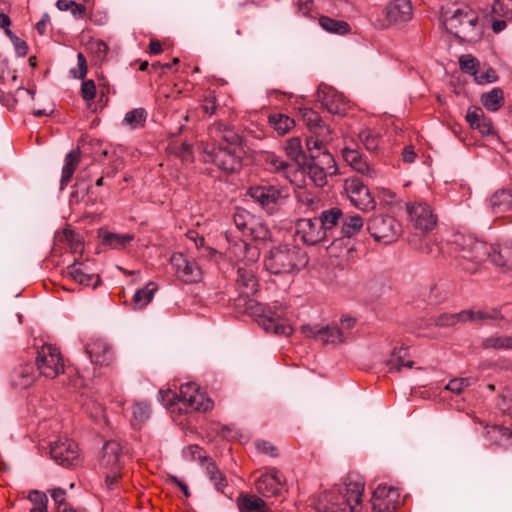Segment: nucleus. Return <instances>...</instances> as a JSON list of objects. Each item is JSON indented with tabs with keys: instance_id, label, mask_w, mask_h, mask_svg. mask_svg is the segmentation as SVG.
<instances>
[{
	"instance_id": "nucleus-61",
	"label": "nucleus",
	"mask_w": 512,
	"mask_h": 512,
	"mask_svg": "<svg viewBox=\"0 0 512 512\" xmlns=\"http://www.w3.org/2000/svg\"><path fill=\"white\" fill-rule=\"evenodd\" d=\"M469 385H470V380L468 378H459V379L455 378L448 382V384L446 385V389L455 394H460Z\"/></svg>"
},
{
	"instance_id": "nucleus-34",
	"label": "nucleus",
	"mask_w": 512,
	"mask_h": 512,
	"mask_svg": "<svg viewBox=\"0 0 512 512\" xmlns=\"http://www.w3.org/2000/svg\"><path fill=\"white\" fill-rule=\"evenodd\" d=\"M157 289L158 287L154 282H149L145 287L137 290L132 299L133 309L140 310L146 307L152 301Z\"/></svg>"
},
{
	"instance_id": "nucleus-52",
	"label": "nucleus",
	"mask_w": 512,
	"mask_h": 512,
	"mask_svg": "<svg viewBox=\"0 0 512 512\" xmlns=\"http://www.w3.org/2000/svg\"><path fill=\"white\" fill-rule=\"evenodd\" d=\"M325 144V142H323L314 135L306 139V145L308 151L310 152V157L312 158V160L317 159V156L322 152H328L327 150L324 149Z\"/></svg>"
},
{
	"instance_id": "nucleus-28",
	"label": "nucleus",
	"mask_w": 512,
	"mask_h": 512,
	"mask_svg": "<svg viewBox=\"0 0 512 512\" xmlns=\"http://www.w3.org/2000/svg\"><path fill=\"white\" fill-rule=\"evenodd\" d=\"M490 209L494 214H503L512 210V191L499 189L495 191L489 200Z\"/></svg>"
},
{
	"instance_id": "nucleus-57",
	"label": "nucleus",
	"mask_w": 512,
	"mask_h": 512,
	"mask_svg": "<svg viewBox=\"0 0 512 512\" xmlns=\"http://www.w3.org/2000/svg\"><path fill=\"white\" fill-rule=\"evenodd\" d=\"M311 133L325 143L333 139L332 129L324 121L311 130Z\"/></svg>"
},
{
	"instance_id": "nucleus-53",
	"label": "nucleus",
	"mask_w": 512,
	"mask_h": 512,
	"mask_svg": "<svg viewBox=\"0 0 512 512\" xmlns=\"http://www.w3.org/2000/svg\"><path fill=\"white\" fill-rule=\"evenodd\" d=\"M186 457L190 458L193 461H198L200 464H205L209 459H211L206 452L197 445H190L184 451Z\"/></svg>"
},
{
	"instance_id": "nucleus-20",
	"label": "nucleus",
	"mask_w": 512,
	"mask_h": 512,
	"mask_svg": "<svg viewBox=\"0 0 512 512\" xmlns=\"http://www.w3.org/2000/svg\"><path fill=\"white\" fill-rule=\"evenodd\" d=\"M255 265L237 266L236 287L240 297L249 298L257 292L258 280Z\"/></svg>"
},
{
	"instance_id": "nucleus-13",
	"label": "nucleus",
	"mask_w": 512,
	"mask_h": 512,
	"mask_svg": "<svg viewBox=\"0 0 512 512\" xmlns=\"http://www.w3.org/2000/svg\"><path fill=\"white\" fill-rule=\"evenodd\" d=\"M344 189L351 203L360 210L368 211L375 207V200L369 189L358 178H349L345 181Z\"/></svg>"
},
{
	"instance_id": "nucleus-8",
	"label": "nucleus",
	"mask_w": 512,
	"mask_h": 512,
	"mask_svg": "<svg viewBox=\"0 0 512 512\" xmlns=\"http://www.w3.org/2000/svg\"><path fill=\"white\" fill-rule=\"evenodd\" d=\"M370 235L377 242L390 244L402 234L401 224L391 215H373L367 224Z\"/></svg>"
},
{
	"instance_id": "nucleus-1",
	"label": "nucleus",
	"mask_w": 512,
	"mask_h": 512,
	"mask_svg": "<svg viewBox=\"0 0 512 512\" xmlns=\"http://www.w3.org/2000/svg\"><path fill=\"white\" fill-rule=\"evenodd\" d=\"M448 245L455 267L466 273H476L487 258L497 266L512 268V244L489 245L472 235L456 232Z\"/></svg>"
},
{
	"instance_id": "nucleus-25",
	"label": "nucleus",
	"mask_w": 512,
	"mask_h": 512,
	"mask_svg": "<svg viewBox=\"0 0 512 512\" xmlns=\"http://www.w3.org/2000/svg\"><path fill=\"white\" fill-rule=\"evenodd\" d=\"M466 121L469 126L478 130L483 136L494 133L493 123L489 118L485 117L484 111L479 106H470L466 113Z\"/></svg>"
},
{
	"instance_id": "nucleus-35",
	"label": "nucleus",
	"mask_w": 512,
	"mask_h": 512,
	"mask_svg": "<svg viewBox=\"0 0 512 512\" xmlns=\"http://www.w3.org/2000/svg\"><path fill=\"white\" fill-rule=\"evenodd\" d=\"M364 225V221L359 215L343 217L340 230V238H350L357 234Z\"/></svg>"
},
{
	"instance_id": "nucleus-54",
	"label": "nucleus",
	"mask_w": 512,
	"mask_h": 512,
	"mask_svg": "<svg viewBox=\"0 0 512 512\" xmlns=\"http://www.w3.org/2000/svg\"><path fill=\"white\" fill-rule=\"evenodd\" d=\"M197 389H198V385L196 383L188 382V383L182 384L180 387L179 396H177V397L179 398V400L182 403L188 405L191 402V400L193 399V396L195 395Z\"/></svg>"
},
{
	"instance_id": "nucleus-10",
	"label": "nucleus",
	"mask_w": 512,
	"mask_h": 512,
	"mask_svg": "<svg viewBox=\"0 0 512 512\" xmlns=\"http://www.w3.org/2000/svg\"><path fill=\"white\" fill-rule=\"evenodd\" d=\"M337 172L336 162L329 152H322L317 159L307 165V173L317 187H323L327 183V176Z\"/></svg>"
},
{
	"instance_id": "nucleus-48",
	"label": "nucleus",
	"mask_w": 512,
	"mask_h": 512,
	"mask_svg": "<svg viewBox=\"0 0 512 512\" xmlns=\"http://www.w3.org/2000/svg\"><path fill=\"white\" fill-rule=\"evenodd\" d=\"M359 139L363 143L365 148L369 151H375L378 148V134L372 129H363L359 133Z\"/></svg>"
},
{
	"instance_id": "nucleus-12",
	"label": "nucleus",
	"mask_w": 512,
	"mask_h": 512,
	"mask_svg": "<svg viewBox=\"0 0 512 512\" xmlns=\"http://www.w3.org/2000/svg\"><path fill=\"white\" fill-rule=\"evenodd\" d=\"M170 264L179 280L184 283H196L201 280L202 271L195 260L189 259L182 253H175L170 258Z\"/></svg>"
},
{
	"instance_id": "nucleus-18",
	"label": "nucleus",
	"mask_w": 512,
	"mask_h": 512,
	"mask_svg": "<svg viewBox=\"0 0 512 512\" xmlns=\"http://www.w3.org/2000/svg\"><path fill=\"white\" fill-rule=\"evenodd\" d=\"M318 100L322 106L332 114L343 115L346 113L348 105L342 94L334 88L320 85L317 90Z\"/></svg>"
},
{
	"instance_id": "nucleus-50",
	"label": "nucleus",
	"mask_w": 512,
	"mask_h": 512,
	"mask_svg": "<svg viewBox=\"0 0 512 512\" xmlns=\"http://www.w3.org/2000/svg\"><path fill=\"white\" fill-rule=\"evenodd\" d=\"M459 65L460 69L464 73L470 74L473 77H475V75L478 72L479 61L472 55L465 54L459 58Z\"/></svg>"
},
{
	"instance_id": "nucleus-39",
	"label": "nucleus",
	"mask_w": 512,
	"mask_h": 512,
	"mask_svg": "<svg viewBox=\"0 0 512 512\" xmlns=\"http://www.w3.org/2000/svg\"><path fill=\"white\" fill-rule=\"evenodd\" d=\"M269 123L278 132L279 135L286 134L295 125V122L292 118L280 113L270 115Z\"/></svg>"
},
{
	"instance_id": "nucleus-15",
	"label": "nucleus",
	"mask_w": 512,
	"mask_h": 512,
	"mask_svg": "<svg viewBox=\"0 0 512 512\" xmlns=\"http://www.w3.org/2000/svg\"><path fill=\"white\" fill-rule=\"evenodd\" d=\"M226 238L230 243L228 252L230 257L238 262L237 266L255 265L260 258V249L256 244L248 243L243 239L231 241L228 235Z\"/></svg>"
},
{
	"instance_id": "nucleus-7",
	"label": "nucleus",
	"mask_w": 512,
	"mask_h": 512,
	"mask_svg": "<svg viewBox=\"0 0 512 512\" xmlns=\"http://www.w3.org/2000/svg\"><path fill=\"white\" fill-rule=\"evenodd\" d=\"M244 150L242 146H225L218 143L211 149H205L204 159L217 165L226 172H235L241 168Z\"/></svg>"
},
{
	"instance_id": "nucleus-47",
	"label": "nucleus",
	"mask_w": 512,
	"mask_h": 512,
	"mask_svg": "<svg viewBox=\"0 0 512 512\" xmlns=\"http://www.w3.org/2000/svg\"><path fill=\"white\" fill-rule=\"evenodd\" d=\"M266 162L272 170L283 173L286 177H288V171L293 168L287 161L274 153L267 155Z\"/></svg>"
},
{
	"instance_id": "nucleus-4",
	"label": "nucleus",
	"mask_w": 512,
	"mask_h": 512,
	"mask_svg": "<svg viewBox=\"0 0 512 512\" xmlns=\"http://www.w3.org/2000/svg\"><path fill=\"white\" fill-rule=\"evenodd\" d=\"M250 309L258 325L266 332L284 336L292 334L293 329L286 319V307L278 304L264 305L256 303L251 304Z\"/></svg>"
},
{
	"instance_id": "nucleus-19",
	"label": "nucleus",
	"mask_w": 512,
	"mask_h": 512,
	"mask_svg": "<svg viewBox=\"0 0 512 512\" xmlns=\"http://www.w3.org/2000/svg\"><path fill=\"white\" fill-rule=\"evenodd\" d=\"M285 479L276 468H270L256 481L255 487L258 493L264 497H273L281 493Z\"/></svg>"
},
{
	"instance_id": "nucleus-45",
	"label": "nucleus",
	"mask_w": 512,
	"mask_h": 512,
	"mask_svg": "<svg viewBox=\"0 0 512 512\" xmlns=\"http://www.w3.org/2000/svg\"><path fill=\"white\" fill-rule=\"evenodd\" d=\"M187 407L195 411L206 412L212 408V401L198 388Z\"/></svg>"
},
{
	"instance_id": "nucleus-27",
	"label": "nucleus",
	"mask_w": 512,
	"mask_h": 512,
	"mask_svg": "<svg viewBox=\"0 0 512 512\" xmlns=\"http://www.w3.org/2000/svg\"><path fill=\"white\" fill-rule=\"evenodd\" d=\"M344 214L338 207H332L321 212L317 217L327 237H334V228L342 223Z\"/></svg>"
},
{
	"instance_id": "nucleus-41",
	"label": "nucleus",
	"mask_w": 512,
	"mask_h": 512,
	"mask_svg": "<svg viewBox=\"0 0 512 512\" xmlns=\"http://www.w3.org/2000/svg\"><path fill=\"white\" fill-rule=\"evenodd\" d=\"M132 240L133 236L129 234L119 235L111 232H106L102 236L103 243L113 249L123 248L127 243H129Z\"/></svg>"
},
{
	"instance_id": "nucleus-26",
	"label": "nucleus",
	"mask_w": 512,
	"mask_h": 512,
	"mask_svg": "<svg viewBox=\"0 0 512 512\" xmlns=\"http://www.w3.org/2000/svg\"><path fill=\"white\" fill-rule=\"evenodd\" d=\"M67 273L71 278L82 286H91L93 289L101 283L99 275L88 273L82 263L74 262L67 267Z\"/></svg>"
},
{
	"instance_id": "nucleus-40",
	"label": "nucleus",
	"mask_w": 512,
	"mask_h": 512,
	"mask_svg": "<svg viewBox=\"0 0 512 512\" xmlns=\"http://www.w3.org/2000/svg\"><path fill=\"white\" fill-rule=\"evenodd\" d=\"M147 119V111L144 108H135L125 114L123 123L131 129L144 126Z\"/></svg>"
},
{
	"instance_id": "nucleus-22",
	"label": "nucleus",
	"mask_w": 512,
	"mask_h": 512,
	"mask_svg": "<svg viewBox=\"0 0 512 512\" xmlns=\"http://www.w3.org/2000/svg\"><path fill=\"white\" fill-rule=\"evenodd\" d=\"M91 362L100 366H108L114 359L110 345L102 339L91 340L85 347Z\"/></svg>"
},
{
	"instance_id": "nucleus-64",
	"label": "nucleus",
	"mask_w": 512,
	"mask_h": 512,
	"mask_svg": "<svg viewBox=\"0 0 512 512\" xmlns=\"http://www.w3.org/2000/svg\"><path fill=\"white\" fill-rule=\"evenodd\" d=\"M201 110L211 116L216 111V97L213 93H208L204 99L202 104L200 105Z\"/></svg>"
},
{
	"instance_id": "nucleus-21",
	"label": "nucleus",
	"mask_w": 512,
	"mask_h": 512,
	"mask_svg": "<svg viewBox=\"0 0 512 512\" xmlns=\"http://www.w3.org/2000/svg\"><path fill=\"white\" fill-rule=\"evenodd\" d=\"M303 331L304 333H306L307 336L319 339L324 345L341 344L346 339L342 330L339 329L337 326H303Z\"/></svg>"
},
{
	"instance_id": "nucleus-2",
	"label": "nucleus",
	"mask_w": 512,
	"mask_h": 512,
	"mask_svg": "<svg viewBox=\"0 0 512 512\" xmlns=\"http://www.w3.org/2000/svg\"><path fill=\"white\" fill-rule=\"evenodd\" d=\"M307 263L306 254L300 248L290 245L271 249L264 260L265 268L275 275L298 272Z\"/></svg>"
},
{
	"instance_id": "nucleus-5",
	"label": "nucleus",
	"mask_w": 512,
	"mask_h": 512,
	"mask_svg": "<svg viewBox=\"0 0 512 512\" xmlns=\"http://www.w3.org/2000/svg\"><path fill=\"white\" fill-rule=\"evenodd\" d=\"M445 29L463 41H472L476 34L478 16L471 9H456L452 14H442Z\"/></svg>"
},
{
	"instance_id": "nucleus-60",
	"label": "nucleus",
	"mask_w": 512,
	"mask_h": 512,
	"mask_svg": "<svg viewBox=\"0 0 512 512\" xmlns=\"http://www.w3.org/2000/svg\"><path fill=\"white\" fill-rule=\"evenodd\" d=\"M72 76L77 79H84L87 74V61L83 53L77 54V69L70 71Z\"/></svg>"
},
{
	"instance_id": "nucleus-23",
	"label": "nucleus",
	"mask_w": 512,
	"mask_h": 512,
	"mask_svg": "<svg viewBox=\"0 0 512 512\" xmlns=\"http://www.w3.org/2000/svg\"><path fill=\"white\" fill-rule=\"evenodd\" d=\"M389 23H405L412 19L413 8L410 0H392L385 8Z\"/></svg>"
},
{
	"instance_id": "nucleus-24",
	"label": "nucleus",
	"mask_w": 512,
	"mask_h": 512,
	"mask_svg": "<svg viewBox=\"0 0 512 512\" xmlns=\"http://www.w3.org/2000/svg\"><path fill=\"white\" fill-rule=\"evenodd\" d=\"M123 447L117 441H108L103 447V455L100 461L102 467L109 470H121L124 463Z\"/></svg>"
},
{
	"instance_id": "nucleus-42",
	"label": "nucleus",
	"mask_w": 512,
	"mask_h": 512,
	"mask_svg": "<svg viewBox=\"0 0 512 512\" xmlns=\"http://www.w3.org/2000/svg\"><path fill=\"white\" fill-rule=\"evenodd\" d=\"M255 219L253 218L250 213L244 209H239L234 213L233 221L235 223L236 228L245 235L250 228V226L253 224V221Z\"/></svg>"
},
{
	"instance_id": "nucleus-49",
	"label": "nucleus",
	"mask_w": 512,
	"mask_h": 512,
	"mask_svg": "<svg viewBox=\"0 0 512 512\" xmlns=\"http://www.w3.org/2000/svg\"><path fill=\"white\" fill-rule=\"evenodd\" d=\"M84 411L94 420L100 421L105 420V411L102 405L97 403L93 399H88L83 403Z\"/></svg>"
},
{
	"instance_id": "nucleus-44",
	"label": "nucleus",
	"mask_w": 512,
	"mask_h": 512,
	"mask_svg": "<svg viewBox=\"0 0 512 512\" xmlns=\"http://www.w3.org/2000/svg\"><path fill=\"white\" fill-rule=\"evenodd\" d=\"M28 500L33 505L30 512H47L48 498L44 492L33 490L29 493Z\"/></svg>"
},
{
	"instance_id": "nucleus-58",
	"label": "nucleus",
	"mask_w": 512,
	"mask_h": 512,
	"mask_svg": "<svg viewBox=\"0 0 512 512\" xmlns=\"http://www.w3.org/2000/svg\"><path fill=\"white\" fill-rule=\"evenodd\" d=\"M502 318L500 311L497 308H490L484 310L474 311L473 320L474 321H482V320H495Z\"/></svg>"
},
{
	"instance_id": "nucleus-43",
	"label": "nucleus",
	"mask_w": 512,
	"mask_h": 512,
	"mask_svg": "<svg viewBox=\"0 0 512 512\" xmlns=\"http://www.w3.org/2000/svg\"><path fill=\"white\" fill-rule=\"evenodd\" d=\"M284 149L286 155L296 163H300V161L303 159V150L300 138L292 137L287 140Z\"/></svg>"
},
{
	"instance_id": "nucleus-30",
	"label": "nucleus",
	"mask_w": 512,
	"mask_h": 512,
	"mask_svg": "<svg viewBox=\"0 0 512 512\" xmlns=\"http://www.w3.org/2000/svg\"><path fill=\"white\" fill-rule=\"evenodd\" d=\"M237 504L239 512H272L266 502L254 494L241 495Z\"/></svg>"
},
{
	"instance_id": "nucleus-62",
	"label": "nucleus",
	"mask_w": 512,
	"mask_h": 512,
	"mask_svg": "<svg viewBox=\"0 0 512 512\" xmlns=\"http://www.w3.org/2000/svg\"><path fill=\"white\" fill-rule=\"evenodd\" d=\"M81 96L86 101H91L96 96V86L93 80H85L81 84Z\"/></svg>"
},
{
	"instance_id": "nucleus-32",
	"label": "nucleus",
	"mask_w": 512,
	"mask_h": 512,
	"mask_svg": "<svg viewBox=\"0 0 512 512\" xmlns=\"http://www.w3.org/2000/svg\"><path fill=\"white\" fill-rule=\"evenodd\" d=\"M205 469V474L213 484L215 489L220 492H224V489L228 486V481L216 463L209 459L205 464H203Z\"/></svg>"
},
{
	"instance_id": "nucleus-37",
	"label": "nucleus",
	"mask_w": 512,
	"mask_h": 512,
	"mask_svg": "<svg viewBox=\"0 0 512 512\" xmlns=\"http://www.w3.org/2000/svg\"><path fill=\"white\" fill-rule=\"evenodd\" d=\"M319 25L325 31L338 35H344L350 31V26L346 21L333 19L328 16H321L319 18Z\"/></svg>"
},
{
	"instance_id": "nucleus-29",
	"label": "nucleus",
	"mask_w": 512,
	"mask_h": 512,
	"mask_svg": "<svg viewBox=\"0 0 512 512\" xmlns=\"http://www.w3.org/2000/svg\"><path fill=\"white\" fill-rule=\"evenodd\" d=\"M80 160L81 151L79 148L73 149L66 154L60 180L61 188L67 186L71 181L73 174L80 163Z\"/></svg>"
},
{
	"instance_id": "nucleus-38",
	"label": "nucleus",
	"mask_w": 512,
	"mask_h": 512,
	"mask_svg": "<svg viewBox=\"0 0 512 512\" xmlns=\"http://www.w3.org/2000/svg\"><path fill=\"white\" fill-rule=\"evenodd\" d=\"M484 349L512 350V336L494 334L482 341Z\"/></svg>"
},
{
	"instance_id": "nucleus-63",
	"label": "nucleus",
	"mask_w": 512,
	"mask_h": 512,
	"mask_svg": "<svg viewBox=\"0 0 512 512\" xmlns=\"http://www.w3.org/2000/svg\"><path fill=\"white\" fill-rule=\"evenodd\" d=\"M434 324L437 327H451L457 324L455 313H443L435 317Z\"/></svg>"
},
{
	"instance_id": "nucleus-9",
	"label": "nucleus",
	"mask_w": 512,
	"mask_h": 512,
	"mask_svg": "<svg viewBox=\"0 0 512 512\" xmlns=\"http://www.w3.org/2000/svg\"><path fill=\"white\" fill-rule=\"evenodd\" d=\"M36 366L39 374L54 379L64 372V361L60 350L53 345H43L36 356Z\"/></svg>"
},
{
	"instance_id": "nucleus-51",
	"label": "nucleus",
	"mask_w": 512,
	"mask_h": 512,
	"mask_svg": "<svg viewBox=\"0 0 512 512\" xmlns=\"http://www.w3.org/2000/svg\"><path fill=\"white\" fill-rule=\"evenodd\" d=\"M132 414L135 421L143 423L150 418V406L145 402H135L132 406Z\"/></svg>"
},
{
	"instance_id": "nucleus-14",
	"label": "nucleus",
	"mask_w": 512,
	"mask_h": 512,
	"mask_svg": "<svg viewBox=\"0 0 512 512\" xmlns=\"http://www.w3.org/2000/svg\"><path fill=\"white\" fill-rule=\"evenodd\" d=\"M373 512H394L400 505V493L392 487L379 485L371 498Z\"/></svg>"
},
{
	"instance_id": "nucleus-56",
	"label": "nucleus",
	"mask_w": 512,
	"mask_h": 512,
	"mask_svg": "<svg viewBox=\"0 0 512 512\" xmlns=\"http://www.w3.org/2000/svg\"><path fill=\"white\" fill-rule=\"evenodd\" d=\"M302 119L310 131L323 121L318 112L311 108L302 110Z\"/></svg>"
},
{
	"instance_id": "nucleus-59",
	"label": "nucleus",
	"mask_w": 512,
	"mask_h": 512,
	"mask_svg": "<svg viewBox=\"0 0 512 512\" xmlns=\"http://www.w3.org/2000/svg\"><path fill=\"white\" fill-rule=\"evenodd\" d=\"M353 169L368 179H374L377 176L376 170L364 158L359 160L358 163L353 166Z\"/></svg>"
},
{
	"instance_id": "nucleus-16",
	"label": "nucleus",
	"mask_w": 512,
	"mask_h": 512,
	"mask_svg": "<svg viewBox=\"0 0 512 512\" xmlns=\"http://www.w3.org/2000/svg\"><path fill=\"white\" fill-rule=\"evenodd\" d=\"M295 229L297 237L307 245H315L327 238L317 217L299 219Z\"/></svg>"
},
{
	"instance_id": "nucleus-36",
	"label": "nucleus",
	"mask_w": 512,
	"mask_h": 512,
	"mask_svg": "<svg viewBox=\"0 0 512 512\" xmlns=\"http://www.w3.org/2000/svg\"><path fill=\"white\" fill-rule=\"evenodd\" d=\"M408 355V349L401 347L395 349L392 356L387 360V367L389 371H400L403 367L412 368L414 362L412 360H405Z\"/></svg>"
},
{
	"instance_id": "nucleus-46",
	"label": "nucleus",
	"mask_w": 512,
	"mask_h": 512,
	"mask_svg": "<svg viewBox=\"0 0 512 512\" xmlns=\"http://www.w3.org/2000/svg\"><path fill=\"white\" fill-rule=\"evenodd\" d=\"M245 236H251L254 241H265L270 238V231L267 226L254 220Z\"/></svg>"
},
{
	"instance_id": "nucleus-3",
	"label": "nucleus",
	"mask_w": 512,
	"mask_h": 512,
	"mask_svg": "<svg viewBox=\"0 0 512 512\" xmlns=\"http://www.w3.org/2000/svg\"><path fill=\"white\" fill-rule=\"evenodd\" d=\"M365 483L359 475L350 474L344 478L337 488V496H332L331 512H360L362 510V496Z\"/></svg>"
},
{
	"instance_id": "nucleus-31",
	"label": "nucleus",
	"mask_w": 512,
	"mask_h": 512,
	"mask_svg": "<svg viewBox=\"0 0 512 512\" xmlns=\"http://www.w3.org/2000/svg\"><path fill=\"white\" fill-rule=\"evenodd\" d=\"M213 132L219 140L225 146H242V137L233 128L218 123L213 127Z\"/></svg>"
},
{
	"instance_id": "nucleus-55",
	"label": "nucleus",
	"mask_w": 512,
	"mask_h": 512,
	"mask_svg": "<svg viewBox=\"0 0 512 512\" xmlns=\"http://www.w3.org/2000/svg\"><path fill=\"white\" fill-rule=\"evenodd\" d=\"M492 9L495 14L512 20V0H496Z\"/></svg>"
},
{
	"instance_id": "nucleus-33",
	"label": "nucleus",
	"mask_w": 512,
	"mask_h": 512,
	"mask_svg": "<svg viewBox=\"0 0 512 512\" xmlns=\"http://www.w3.org/2000/svg\"><path fill=\"white\" fill-rule=\"evenodd\" d=\"M480 101L488 111L496 112L504 105V92L501 88H493L489 92L483 93Z\"/></svg>"
},
{
	"instance_id": "nucleus-17",
	"label": "nucleus",
	"mask_w": 512,
	"mask_h": 512,
	"mask_svg": "<svg viewBox=\"0 0 512 512\" xmlns=\"http://www.w3.org/2000/svg\"><path fill=\"white\" fill-rule=\"evenodd\" d=\"M407 210L415 228L429 231L435 227L437 218L427 203L416 202L408 204Z\"/></svg>"
},
{
	"instance_id": "nucleus-11",
	"label": "nucleus",
	"mask_w": 512,
	"mask_h": 512,
	"mask_svg": "<svg viewBox=\"0 0 512 512\" xmlns=\"http://www.w3.org/2000/svg\"><path fill=\"white\" fill-rule=\"evenodd\" d=\"M50 455L57 464L64 467L75 466L80 462L78 444L70 439H59L52 443Z\"/></svg>"
},
{
	"instance_id": "nucleus-6",
	"label": "nucleus",
	"mask_w": 512,
	"mask_h": 512,
	"mask_svg": "<svg viewBox=\"0 0 512 512\" xmlns=\"http://www.w3.org/2000/svg\"><path fill=\"white\" fill-rule=\"evenodd\" d=\"M249 196L268 214L276 213L289 197L288 190L274 185H258L250 187Z\"/></svg>"
}]
</instances>
